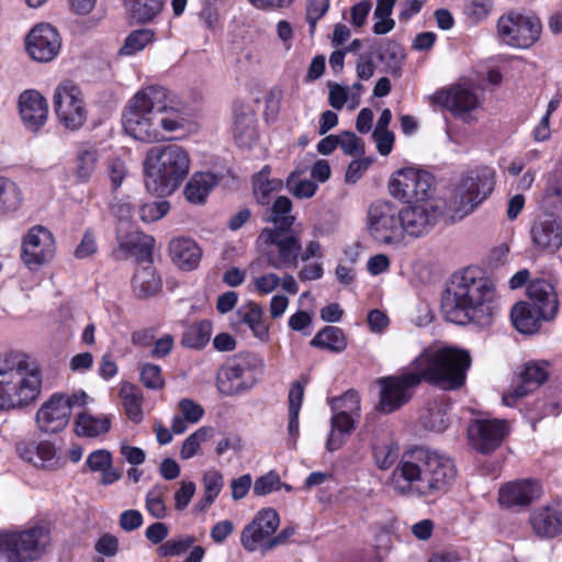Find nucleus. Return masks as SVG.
<instances>
[{
    "label": "nucleus",
    "instance_id": "nucleus-1",
    "mask_svg": "<svg viewBox=\"0 0 562 562\" xmlns=\"http://www.w3.org/2000/svg\"><path fill=\"white\" fill-rule=\"evenodd\" d=\"M411 366V371L379 379V406L383 413H392L406 404L423 381L445 391L462 387L471 357L468 351L456 347L425 349Z\"/></svg>",
    "mask_w": 562,
    "mask_h": 562
},
{
    "label": "nucleus",
    "instance_id": "nucleus-2",
    "mask_svg": "<svg viewBox=\"0 0 562 562\" xmlns=\"http://www.w3.org/2000/svg\"><path fill=\"white\" fill-rule=\"evenodd\" d=\"M456 479L457 468L448 454L415 446L403 452L392 472L391 486L398 495L429 504L447 494Z\"/></svg>",
    "mask_w": 562,
    "mask_h": 562
},
{
    "label": "nucleus",
    "instance_id": "nucleus-3",
    "mask_svg": "<svg viewBox=\"0 0 562 562\" xmlns=\"http://www.w3.org/2000/svg\"><path fill=\"white\" fill-rule=\"evenodd\" d=\"M494 297L492 282L480 269L469 267L453 276L451 288L442 295L441 312L450 323L485 327L497 313Z\"/></svg>",
    "mask_w": 562,
    "mask_h": 562
},
{
    "label": "nucleus",
    "instance_id": "nucleus-4",
    "mask_svg": "<svg viewBox=\"0 0 562 562\" xmlns=\"http://www.w3.org/2000/svg\"><path fill=\"white\" fill-rule=\"evenodd\" d=\"M38 369L31 366L24 353L0 357V409L22 407L35 401L41 393Z\"/></svg>",
    "mask_w": 562,
    "mask_h": 562
},
{
    "label": "nucleus",
    "instance_id": "nucleus-5",
    "mask_svg": "<svg viewBox=\"0 0 562 562\" xmlns=\"http://www.w3.org/2000/svg\"><path fill=\"white\" fill-rule=\"evenodd\" d=\"M169 91L161 86H148L139 90L128 102L123 114L125 132L133 138L154 143L165 139L159 130L158 114L167 111Z\"/></svg>",
    "mask_w": 562,
    "mask_h": 562
},
{
    "label": "nucleus",
    "instance_id": "nucleus-6",
    "mask_svg": "<svg viewBox=\"0 0 562 562\" xmlns=\"http://www.w3.org/2000/svg\"><path fill=\"white\" fill-rule=\"evenodd\" d=\"M188 153L177 144L155 146L145 159V187L158 196L173 193L189 173Z\"/></svg>",
    "mask_w": 562,
    "mask_h": 562
},
{
    "label": "nucleus",
    "instance_id": "nucleus-7",
    "mask_svg": "<svg viewBox=\"0 0 562 562\" xmlns=\"http://www.w3.org/2000/svg\"><path fill=\"white\" fill-rule=\"evenodd\" d=\"M527 302L515 304L510 311L512 323L521 334L538 331L542 321H552L559 311L554 286L544 279L532 280L527 286Z\"/></svg>",
    "mask_w": 562,
    "mask_h": 562
},
{
    "label": "nucleus",
    "instance_id": "nucleus-8",
    "mask_svg": "<svg viewBox=\"0 0 562 562\" xmlns=\"http://www.w3.org/2000/svg\"><path fill=\"white\" fill-rule=\"evenodd\" d=\"M50 543L49 531L35 526L26 530L0 531V562L37 560Z\"/></svg>",
    "mask_w": 562,
    "mask_h": 562
},
{
    "label": "nucleus",
    "instance_id": "nucleus-9",
    "mask_svg": "<svg viewBox=\"0 0 562 562\" xmlns=\"http://www.w3.org/2000/svg\"><path fill=\"white\" fill-rule=\"evenodd\" d=\"M256 244L270 268L276 270L297 268L302 243L294 231L262 228Z\"/></svg>",
    "mask_w": 562,
    "mask_h": 562
},
{
    "label": "nucleus",
    "instance_id": "nucleus-10",
    "mask_svg": "<svg viewBox=\"0 0 562 562\" xmlns=\"http://www.w3.org/2000/svg\"><path fill=\"white\" fill-rule=\"evenodd\" d=\"M541 31V21L533 14L509 11L497 21L499 41L518 49L531 47L540 38Z\"/></svg>",
    "mask_w": 562,
    "mask_h": 562
},
{
    "label": "nucleus",
    "instance_id": "nucleus-11",
    "mask_svg": "<svg viewBox=\"0 0 562 562\" xmlns=\"http://www.w3.org/2000/svg\"><path fill=\"white\" fill-rule=\"evenodd\" d=\"M53 106L58 122L69 131L80 130L87 121L88 109L83 92L71 80H64L55 88Z\"/></svg>",
    "mask_w": 562,
    "mask_h": 562
},
{
    "label": "nucleus",
    "instance_id": "nucleus-12",
    "mask_svg": "<svg viewBox=\"0 0 562 562\" xmlns=\"http://www.w3.org/2000/svg\"><path fill=\"white\" fill-rule=\"evenodd\" d=\"M402 237H423L431 232L446 215V203L440 199L408 203L398 210Z\"/></svg>",
    "mask_w": 562,
    "mask_h": 562
},
{
    "label": "nucleus",
    "instance_id": "nucleus-13",
    "mask_svg": "<svg viewBox=\"0 0 562 562\" xmlns=\"http://www.w3.org/2000/svg\"><path fill=\"white\" fill-rule=\"evenodd\" d=\"M87 394L83 391L72 395L54 393L38 408L35 419L38 429L45 434H57L64 430L71 416L74 406H83Z\"/></svg>",
    "mask_w": 562,
    "mask_h": 562
},
{
    "label": "nucleus",
    "instance_id": "nucleus-14",
    "mask_svg": "<svg viewBox=\"0 0 562 562\" xmlns=\"http://www.w3.org/2000/svg\"><path fill=\"white\" fill-rule=\"evenodd\" d=\"M280 518L272 508L260 510L254 520L247 525L240 537L243 547L249 551H268L282 543L285 540L284 531L276 536Z\"/></svg>",
    "mask_w": 562,
    "mask_h": 562
},
{
    "label": "nucleus",
    "instance_id": "nucleus-15",
    "mask_svg": "<svg viewBox=\"0 0 562 562\" xmlns=\"http://www.w3.org/2000/svg\"><path fill=\"white\" fill-rule=\"evenodd\" d=\"M494 186L495 171L493 168L482 166L468 171L460 183V201L453 216L462 218L471 213L492 193Z\"/></svg>",
    "mask_w": 562,
    "mask_h": 562
},
{
    "label": "nucleus",
    "instance_id": "nucleus-16",
    "mask_svg": "<svg viewBox=\"0 0 562 562\" xmlns=\"http://www.w3.org/2000/svg\"><path fill=\"white\" fill-rule=\"evenodd\" d=\"M434 189V177L423 170L403 168L390 179L389 190L393 198L407 203L429 201Z\"/></svg>",
    "mask_w": 562,
    "mask_h": 562
},
{
    "label": "nucleus",
    "instance_id": "nucleus-17",
    "mask_svg": "<svg viewBox=\"0 0 562 562\" xmlns=\"http://www.w3.org/2000/svg\"><path fill=\"white\" fill-rule=\"evenodd\" d=\"M261 361L246 356L221 367L216 375V387L224 396H234L249 391L256 383L255 364Z\"/></svg>",
    "mask_w": 562,
    "mask_h": 562
},
{
    "label": "nucleus",
    "instance_id": "nucleus-18",
    "mask_svg": "<svg viewBox=\"0 0 562 562\" xmlns=\"http://www.w3.org/2000/svg\"><path fill=\"white\" fill-rule=\"evenodd\" d=\"M368 229L379 244L397 245L403 241L398 210L392 202L375 201L370 205Z\"/></svg>",
    "mask_w": 562,
    "mask_h": 562
},
{
    "label": "nucleus",
    "instance_id": "nucleus-19",
    "mask_svg": "<svg viewBox=\"0 0 562 562\" xmlns=\"http://www.w3.org/2000/svg\"><path fill=\"white\" fill-rule=\"evenodd\" d=\"M55 254L53 234L44 226L29 229L23 238L21 258L30 270H37L48 262Z\"/></svg>",
    "mask_w": 562,
    "mask_h": 562
},
{
    "label": "nucleus",
    "instance_id": "nucleus-20",
    "mask_svg": "<svg viewBox=\"0 0 562 562\" xmlns=\"http://www.w3.org/2000/svg\"><path fill=\"white\" fill-rule=\"evenodd\" d=\"M61 47L60 36L49 24L35 25L25 38V49L30 57L40 63L53 60Z\"/></svg>",
    "mask_w": 562,
    "mask_h": 562
},
{
    "label": "nucleus",
    "instance_id": "nucleus-21",
    "mask_svg": "<svg viewBox=\"0 0 562 562\" xmlns=\"http://www.w3.org/2000/svg\"><path fill=\"white\" fill-rule=\"evenodd\" d=\"M468 431L473 448L482 453H490L508 435L509 424L506 419H481L472 423Z\"/></svg>",
    "mask_w": 562,
    "mask_h": 562
},
{
    "label": "nucleus",
    "instance_id": "nucleus-22",
    "mask_svg": "<svg viewBox=\"0 0 562 562\" xmlns=\"http://www.w3.org/2000/svg\"><path fill=\"white\" fill-rule=\"evenodd\" d=\"M548 378L547 364L544 362H528L519 374L517 385L512 386L503 394V403L514 407L518 401L529 393L536 391Z\"/></svg>",
    "mask_w": 562,
    "mask_h": 562
},
{
    "label": "nucleus",
    "instance_id": "nucleus-23",
    "mask_svg": "<svg viewBox=\"0 0 562 562\" xmlns=\"http://www.w3.org/2000/svg\"><path fill=\"white\" fill-rule=\"evenodd\" d=\"M432 102L449 110L453 116L463 120L479 105L476 93L462 86L438 90L432 95Z\"/></svg>",
    "mask_w": 562,
    "mask_h": 562
},
{
    "label": "nucleus",
    "instance_id": "nucleus-24",
    "mask_svg": "<svg viewBox=\"0 0 562 562\" xmlns=\"http://www.w3.org/2000/svg\"><path fill=\"white\" fill-rule=\"evenodd\" d=\"M19 112L24 127L36 133L47 122L48 104L40 92L26 90L20 94Z\"/></svg>",
    "mask_w": 562,
    "mask_h": 562
},
{
    "label": "nucleus",
    "instance_id": "nucleus-25",
    "mask_svg": "<svg viewBox=\"0 0 562 562\" xmlns=\"http://www.w3.org/2000/svg\"><path fill=\"white\" fill-rule=\"evenodd\" d=\"M530 236L538 250L553 254L562 246V224L552 215L539 216L531 225Z\"/></svg>",
    "mask_w": 562,
    "mask_h": 562
},
{
    "label": "nucleus",
    "instance_id": "nucleus-26",
    "mask_svg": "<svg viewBox=\"0 0 562 562\" xmlns=\"http://www.w3.org/2000/svg\"><path fill=\"white\" fill-rule=\"evenodd\" d=\"M116 240L125 257L137 256L140 261H150L155 240L134 225L116 226Z\"/></svg>",
    "mask_w": 562,
    "mask_h": 562
},
{
    "label": "nucleus",
    "instance_id": "nucleus-27",
    "mask_svg": "<svg viewBox=\"0 0 562 562\" xmlns=\"http://www.w3.org/2000/svg\"><path fill=\"white\" fill-rule=\"evenodd\" d=\"M539 494L540 487L537 481L518 480L499 488L498 502L507 508L524 507L538 498Z\"/></svg>",
    "mask_w": 562,
    "mask_h": 562
},
{
    "label": "nucleus",
    "instance_id": "nucleus-28",
    "mask_svg": "<svg viewBox=\"0 0 562 562\" xmlns=\"http://www.w3.org/2000/svg\"><path fill=\"white\" fill-rule=\"evenodd\" d=\"M233 137L237 146L251 147L257 138V120L249 105L235 103Z\"/></svg>",
    "mask_w": 562,
    "mask_h": 562
},
{
    "label": "nucleus",
    "instance_id": "nucleus-29",
    "mask_svg": "<svg viewBox=\"0 0 562 562\" xmlns=\"http://www.w3.org/2000/svg\"><path fill=\"white\" fill-rule=\"evenodd\" d=\"M535 535L539 538H554L562 533V508L541 506L536 508L529 518Z\"/></svg>",
    "mask_w": 562,
    "mask_h": 562
},
{
    "label": "nucleus",
    "instance_id": "nucleus-30",
    "mask_svg": "<svg viewBox=\"0 0 562 562\" xmlns=\"http://www.w3.org/2000/svg\"><path fill=\"white\" fill-rule=\"evenodd\" d=\"M16 452L22 460L32 463L36 468L53 470L58 463L55 447L53 442L47 440L19 442Z\"/></svg>",
    "mask_w": 562,
    "mask_h": 562
},
{
    "label": "nucleus",
    "instance_id": "nucleus-31",
    "mask_svg": "<svg viewBox=\"0 0 562 562\" xmlns=\"http://www.w3.org/2000/svg\"><path fill=\"white\" fill-rule=\"evenodd\" d=\"M172 261L182 270H194L201 260L202 251L191 238H175L169 244Z\"/></svg>",
    "mask_w": 562,
    "mask_h": 562
},
{
    "label": "nucleus",
    "instance_id": "nucleus-32",
    "mask_svg": "<svg viewBox=\"0 0 562 562\" xmlns=\"http://www.w3.org/2000/svg\"><path fill=\"white\" fill-rule=\"evenodd\" d=\"M146 266L136 270L132 279L133 293L137 299H147L161 290V279L153 267V260L145 261Z\"/></svg>",
    "mask_w": 562,
    "mask_h": 562
},
{
    "label": "nucleus",
    "instance_id": "nucleus-33",
    "mask_svg": "<svg viewBox=\"0 0 562 562\" xmlns=\"http://www.w3.org/2000/svg\"><path fill=\"white\" fill-rule=\"evenodd\" d=\"M292 201L288 196H278L263 214V222L273 224L268 229L293 231L295 217L291 214Z\"/></svg>",
    "mask_w": 562,
    "mask_h": 562
},
{
    "label": "nucleus",
    "instance_id": "nucleus-34",
    "mask_svg": "<svg viewBox=\"0 0 562 562\" xmlns=\"http://www.w3.org/2000/svg\"><path fill=\"white\" fill-rule=\"evenodd\" d=\"M112 424L110 415L94 416L89 412L79 413L75 419V432L79 437L95 438L106 434Z\"/></svg>",
    "mask_w": 562,
    "mask_h": 562
},
{
    "label": "nucleus",
    "instance_id": "nucleus-35",
    "mask_svg": "<svg viewBox=\"0 0 562 562\" xmlns=\"http://www.w3.org/2000/svg\"><path fill=\"white\" fill-rule=\"evenodd\" d=\"M358 417L345 413L333 412L330 419V434L326 441L328 451H336L345 443V437L349 436L356 428Z\"/></svg>",
    "mask_w": 562,
    "mask_h": 562
},
{
    "label": "nucleus",
    "instance_id": "nucleus-36",
    "mask_svg": "<svg viewBox=\"0 0 562 562\" xmlns=\"http://www.w3.org/2000/svg\"><path fill=\"white\" fill-rule=\"evenodd\" d=\"M240 322L245 324L252 335L262 342H267L270 338L269 326L263 321V311L256 304L250 303L238 310Z\"/></svg>",
    "mask_w": 562,
    "mask_h": 562
},
{
    "label": "nucleus",
    "instance_id": "nucleus-37",
    "mask_svg": "<svg viewBox=\"0 0 562 562\" xmlns=\"http://www.w3.org/2000/svg\"><path fill=\"white\" fill-rule=\"evenodd\" d=\"M216 183L217 178L212 172H196L187 183L184 195L191 203H203Z\"/></svg>",
    "mask_w": 562,
    "mask_h": 562
},
{
    "label": "nucleus",
    "instance_id": "nucleus-38",
    "mask_svg": "<svg viewBox=\"0 0 562 562\" xmlns=\"http://www.w3.org/2000/svg\"><path fill=\"white\" fill-rule=\"evenodd\" d=\"M270 168L265 166L254 177V193L257 202L261 205H270L272 202V195L281 191L283 182L280 179L269 178Z\"/></svg>",
    "mask_w": 562,
    "mask_h": 562
},
{
    "label": "nucleus",
    "instance_id": "nucleus-39",
    "mask_svg": "<svg viewBox=\"0 0 562 562\" xmlns=\"http://www.w3.org/2000/svg\"><path fill=\"white\" fill-rule=\"evenodd\" d=\"M99 159L94 146H81L75 157L74 175L79 182H88L95 171Z\"/></svg>",
    "mask_w": 562,
    "mask_h": 562
},
{
    "label": "nucleus",
    "instance_id": "nucleus-40",
    "mask_svg": "<svg viewBox=\"0 0 562 562\" xmlns=\"http://www.w3.org/2000/svg\"><path fill=\"white\" fill-rule=\"evenodd\" d=\"M449 404L443 401H434L422 416V424L426 429L442 432L449 426Z\"/></svg>",
    "mask_w": 562,
    "mask_h": 562
},
{
    "label": "nucleus",
    "instance_id": "nucleus-41",
    "mask_svg": "<svg viewBox=\"0 0 562 562\" xmlns=\"http://www.w3.org/2000/svg\"><path fill=\"white\" fill-rule=\"evenodd\" d=\"M310 345L339 353L346 349L347 341L344 331L339 327L325 326L314 336Z\"/></svg>",
    "mask_w": 562,
    "mask_h": 562
},
{
    "label": "nucleus",
    "instance_id": "nucleus-42",
    "mask_svg": "<svg viewBox=\"0 0 562 562\" xmlns=\"http://www.w3.org/2000/svg\"><path fill=\"white\" fill-rule=\"evenodd\" d=\"M119 395L127 417L134 423H139L143 418L140 390L132 383H123Z\"/></svg>",
    "mask_w": 562,
    "mask_h": 562
},
{
    "label": "nucleus",
    "instance_id": "nucleus-43",
    "mask_svg": "<svg viewBox=\"0 0 562 562\" xmlns=\"http://www.w3.org/2000/svg\"><path fill=\"white\" fill-rule=\"evenodd\" d=\"M23 201L20 187L11 179L0 177V213L8 214L16 212Z\"/></svg>",
    "mask_w": 562,
    "mask_h": 562
},
{
    "label": "nucleus",
    "instance_id": "nucleus-44",
    "mask_svg": "<svg viewBox=\"0 0 562 562\" xmlns=\"http://www.w3.org/2000/svg\"><path fill=\"white\" fill-rule=\"evenodd\" d=\"M133 20L151 21L162 9L164 0H123Z\"/></svg>",
    "mask_w": 562,
    "mask_h": 562
},
{
    "label": "nucleus",
    "instance_id": "nucleus-45",
    "mask_svg": "<svg viewBox=\"0 0 562 562\" xmlns=\"http://www.w3.org/2000/svg\"><path fill=\"white\" fill-rule=\"evenodd\" d=\"M211 335V321H200L186 329L182 336V345L192 349H202L210 341Z\"/></svg>",
    "mask_w": 562,
    "mask_h": 562
},
{
    "label": "nucleus",
    "instance_id": "nucleus-46",
    "mask_svg": "<svg viewBox=\"0 0 562 562\" xmlns=\"http://www.w3.org/2000/svg\"><path fill=\"white\" fill-rule=\"evenodd\" d=\"M154 40V32L148 29L135 30L125 38L120 55L133 56L143 50Z\"/></svg>",
    "mask_w": 562,
    "mask_h": 562
},
{
    "label": "nucleus",
    "instance_id": "nucleus-47",
    "mask_svg": "<svg viewBox=\"0 0 562 562\" xmlns=\"http://www.w3.org/2000/svg\"><path fill=\"white\" fill-rule=\"evenodd\" d=\"M329 404L331 412L360 417V396L359 393L352 389L348 390L339 397H333Z\"/></svg>",
    "mask_w": 562,
    "mask_h": 562
},
{
    "label": "nucleus",
    "instance_id": "nucleus-48",
    "mask_svg": "<svg viewBox=\"0 0 562 562\" xmlns=\"http://www.w3.org/2000/svg\"><path fill=\"white\" fill-rule=\"evenodd\" d=\"M195 542L194 536L180 535L162 542L157 548V553L161 558L177 557L187 552Z\"/></svg>",
    "mask_w": 562,
    "mask_h": 562
},
{
    "label": "nucleus",
    "instance_id": "nucleus-49",
    "mask_svg": "<svg viewBox=\"0 0 562 562\" xmlns=\"http://www.w3.org/2000/svg\"><path fill=\"white\" fill-rule=\"evenodd\" d=\"M168 492L166 485H155L146 495V508L148 513L158 519L165 518L167 507L165 504V495Z\"/></svg>",
    "mask_w": 562,
    "mask_h": 562
},
{
    "label": "nucleus",
    "instance_id": "nucleus-50",
    "mask_svg": "<svg viewBox=\"0 0 562 562\" xmlns=\"http://www.w3.org/2000/svg\"><path fill=\"white\" fill-rule=\"evenodd\" d=\"M211 434L212 428L209 427H201L195 430L183 441L180 450V457L183 460H188L194 457L198 453L201 443L204 442L211 436Z\"/></svg>",
    "mask_w": 562,
    "mask_h": 562
},
{
    "label": "nucleus",
    "instance_id": "nucleus-51",
    "mask_svg": "<svg viewBox=\"0 0 562 562\" xmlns=\"http://www.w3.org/2000/svg\"><path fill=\"white\" fill-rule=\"evenodd\" d=\"M372 449L375 463L382 470L390 469L398 457V448L392 441L373 445Z\"/></svg>",
    "mask_w": 562,
    "mask_h": 562
},
{
    "label": "nucleus",
    "instance_id": "nucleus-52",
    "mask_svg": "<svg viewBox=\"0 0 562 562\" xmlns=\"http://www.w3.org/2000/svg\"><path fill=\"white\" fill-rule=\"evenodd\" d=\"M203 485L205 506H211L223 488V475L216 470H209L203 475Z\"/></svg>",
    "mask_w": 562,
    "mask_h": 562
},
{
    "label": "nucleus",
    "instance_id": "nucleus-53",
    "mask_svg": "<svg viewBox=\"0 0 562 562\" xmlns=\"http://www.w3.org/2000/svg\"><path fill=\"white\" fill-rule=\"evenodd\" d=\"M170 210L167 201H153L139 206L138 213L143 222L150 223L164 217Z\"/></svg>",
    "mask_w": 562,
    "mask_h": 562
},
{
    "label": "nucleus",
    "instance_id": "nucleus-54",
    "mask_svg": "<svg viewBox=\"0 0 562 562\" xmlns=\"http://www.w3.org/2000/svg\"><path fill=\"white\" fill-rule=\"evenodd\" d=\"M140 381L150 390H160L165 385L161 369L157 364L145 363L140 369Z\"/></svg>",
    "mask_w": 562,
    "mask_h": 562
},
{
    "label": "nucleus",
    "instance_id": "nucleus-55",
    "mask_svg": "<svg viewBox=\"0 0 562 562\" xmlns=\"http://www.w3.org/2000/svg\"><path fill=\"white\" fill-rule=\"evenodd\" d=\"M281 485L282 483L280 481L279 474H277L273 471H270L255 481L252 491L254 494L258 496H263L273 491H279Z\"/></svg>",
    "mask_w": 562,
    "mask_h": 562
},
{
    "label": "nucleus",
    "instance_id": "nucleus-56",
    "mask_svg": "<svg viewBox=\"0 0 562 562\" xmlns=\"http://www.w3.org/2000/svg\"><path fill=\"white\" fill-rule=\"evenodd\" d=\"M281 278L274 272H267L257 277H254L251 284L254 290L259 294L267 295L272 293L280 286Z\"/></svg>",
    "mask_w": 562,
    "mask_h": 562
},
{
    "label": "nucleus",
    "instance_id": "nucleus-57",
    "mask_svg": "<svg viewBox=\"0 0 562 562\" xmlns=\"http://www.w3.org/2000/svg\"><path fill=\"white\" fill-rule=\"evenodd\" d=\"M286 186L294 196L307 199L315 194L317 186L312 180H297L294 175L288 178Z\"/></svg>",
    "mask_w": 562,
    "mask_h": 562
},
{
    "label": "nucleus",
    "instance_id": "nucleus-58",
    "mask_svg": "<svg viewBox=\"0 0 562 562\" xmlns=\"http://www.w3.org/2000/svg\"><path fill=\"white\" fill-rule=\"evenodd\" d=\"M338 144L344 153L349 156H359L364 151L361 139L352 132L346 131L339 134Z\"/></svg>",
    "mask_w": 562,
    "mask_h": 562
},
{
    "label": "nucleus",
    "instance_id": "nucleus-59",
    "mask_svg": "<svg viewBox=\"0 0 562 562\" xmlns=\"http://www.w3.org/2000/svg\"><path fill=\"white\" fill-rule=\"evenodd\" d=\"M112 454L105 449H98L92 451L87 460L86 465L91 472H101L112 465Z\"/></svg>",
    "mask_w": 562,
    "mask_h": 562
},
{
    "label": "nucleus",
    "instance_id": "nucleus-60",
    "mask_svg": "<svg viewBox=\"0 0 562 562\" xmlns=\"http://www.w3.org/2000/svg\"><path fill=\"white\" fill-rule=\"evenodd\" d=\"M180 415L190 424H196L204 415L203 407L190 398L179 402Z\"/></svg>",
    "mask_w": 562,
    "mask_h": 562
},
{
    "label": "nucleus",
    "instance_id": "nucleus-61",
    "mask_svg": "<svg viewBox=\"0 0 562 562\" xmlns=\"http://www.w3.org/2000/svg\"><path fill=\"white\" fill-rule=\"evenodd\" d=\"M195 493V484L193 482H182L181 486L175 493V507L177 510H183L190 504Z\"/></svg>",
    "mask_w": 562,
    "mask_h": 562
},
{
    "label": "nucleus",
    "instance_id": "nucleus-62",
    "mask_svg": "<svg viewBox=\"0 0 562 562\" xmlns=\"http://www.w3.org/2000/svg\"><path fill=\"white\" fill-rule=\"evenodd\" d=\"M165 113H168V115L161 116V114H158L159 130L176 132L178 130H182L186 126L187 120L184 117L176 114L173 111L169 113L167 110Z\"/></svg>",
    "mask_w": 562,
    "mask_h": 562
},
{
    "label": "nucleus",
    "instance_id": "nucleus-63",
    "mask_svg": "<svg viewBox=\"0 0 562 562\" xmlns=\"http://www.w3.org/2000/svg\"><path fill=\"white\" fill-rule=\"evenodd\" d=\"M97 240L95 236L91 231H87L80 241V244L75 249V257L78 259H85L97 251Z\"/></svg>",
    "mask_w": 562,
    "mask_h": 562
},
{
    "label": "nucleus",
    "instance_id": "nucleus-64",
    "mask_svg": "<svg viewBox=\"0 0 562 562\" xmlns=\"http://www.w3.org/2000/svg\"><path fill=\"white\" fill-rule=\"evenodd\" d=\"M113 214L117 218V226L134 225L132 218L134 215V207L130 202L120 201L112 207Z\"/></svg>",
    "mask_w": 562,
    "mask_h": 562
}]
</instances>
